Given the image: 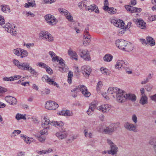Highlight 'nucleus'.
Here are the masks:
<instances>
[{"label": "nucleus", "instance_id": "nucleus-1", "mask_svg": "<svg viewBox=\"0 0 156 156\" xmlns=\"http://www.w3.org/2000/svg\"><path fill=\"white\" fill-rule=\"evenodd\" d=\"M49 54L52 57V61L54 62L57 61L59 62V64L61 65V66L59 67V70L62 72H65L68 69V67L66 66L64 62L63 59L61 58H59L58 56H56L55 57H53L55 56L56 54L52 51H50L49 52Z\"/></svg>", "mask_w": 156, "mask_h": 156}, {"label": "nucleus", "instance_id": "nucleus-2", "mask_svg": "<svg viewBox=\"0 0 156 156\" xmlns=\"http://www.w3.org/2000/svg\"><path fill=\"white\" fill-rule=\"evenodd\" d=\"M13 62L14 64L19 69L23 70L29 71V69L31 67L30 66V64L29 62L21 63L17 60L15 59L13 60Z\"/></svg>", "mask_w": 156, "mask_h": 156}, {"label": "nucleus", "instance_id": "nucleus-3", "mask_svg": "<svg viewBox=\"0 0 156 156\" xmlns=\"http://www.w3.org/2000/svg\"><path fill=\"white\" fill-rule=\"evenodd\" d=\"M39 38L49 42L53 41V37L52 35L48 32L46 31H41L39 34Z\"/></svg>", "mask_w": 156, "mask_h": 156}, {"label": "nucleus", "instance_id": "nucleus-4", "mask_svg": "<svg viewBox=\"0 0 156 156\" xmlns=\"http://www.w3.org/2000/svg\"><path fill=\"white\" fill-rule=\"evenodd\" d=\"M107 142L110 145V150L108 151V153L112 155L116 154L118 150V148L116 145H115L113 142L109 139H107Z\"/></svg>", "mask_w": 156, "mask_h": 156}, {"label": "nucleus", "instance_id": "nucleus-5", "mask_svg": "<svg viewBox=\"0 0 156 156\" xmlns=\"http://www.w3.org/2000/svg\"><path fill=\"white\" fill-rule=\"evenodd\" d=\"M116 94L117 101L119 102H123L125 101L126 92L119 89Z\"/></svg>", "mask_w": 156, "mask_h": 156}, {"label": "nucleus", "instance_id": "nucleus-6", "mask_svg": "<svg viewBox=\"0 0 156 156\" xmlns=\"http://www.w3.org/2000/svg\"><path fill=\"white\" fill-rule=\"evenodd\" d=\"M79 54L80 57L84 60L87 61L90 60V54L87 50L80 49H79Z\"/></svg>", "mask_w": 156, "mask_h": 156}, {"label": "nucleus", "instance_id": "nucleus-7", "mask_svg": "<svg viewBox=\"0 0 156 156\" xmlns=\"http://www.w3.org/2000/svg\"><path fill=\"white\" fill-rule=\"evenodd\" d=\"M58 106L57 103L54 101H49L46 102L45 108L49 110H55L56 109Z\"/></svg>", "mask_w": 156, "mask_h": 156}, {"label": "nucleus", "instance_id": "nucleus-8", "mask_svg": "<svg viewBox=\"0 0 156 156\" xmlns=\"http://www.w3.org/2000/svg\"><path fill=\"white\" fill-rule=\"evenodd\" d=\"M5 30L7 32L9 33L12 35H15L16 34L15 27L13 24H10L7 23L5 27Z\"/></svg>", "mask_w": 156, "mask_h": 156}, {"label": "nucleus", "instance_id": "nucleus-9", "mask_svg": "<svg viewBox=\"0 0 156 156\" xmlns=\"http://www.w3.org/2000/svg\"><path fill=\"white\" fill-rule=\"evenodd\" d=\"M111 22L113 23L115 26L118 27L120 28L121 29L120 30L119 32H122V30H124L125 27L124 26L125 23L122 20H116L114 19H112ZM122 33L121 32V33Z\"/></svg>", "mask_w": 156, "mask_h": 156}, {"label": "nucleus", "instance_id": "nucleus-10", "mask_svg": "<svg viewBox=\"0 0 156 156\" xmlns=\"http://www.w3.org/2000/svg\"><path fill=\"white\" fill-rule=\"evenodd\" d=\"M82 73L84 76L86 77H88L91 72V69L90 66L84 65L81 67Z\"/></svg>", "mask_w": 156, "mask_h": 156}, {"label": "nucleus", "instance_id": "nucleus-11", "mask_svg": "<svg viewBox=\"0 0 156 156\" xmlns=\"http://www.w3.org/2000/svg\"><path fill=\"white\" fill-rule=\"evenodd\" d=\"M115 124H112L104 129L103 132L105 134H112L116 129Z\"/></svg>", "mask_w": 156, "mask_h": 156}, {"label": "nucleus", "instance_id": "nucleus-12", "mask_svg": "<svg viewBox=\"0 0 156 156\" xmlns=\"http://www.w3.org/2000/svg\"><path fill=\"white\" fill-rule=\"evenodd\" d=\"M124 126L126 129L129 131L134 132L137 131L136 126L128 122H126L124 123Z\"/></svg>", "mask_w": 156, "mask_h": 156}, {"label": "nucleus", "instance_id": "nucleus-13", "mask_svg": "<svg viewBox=\"0 0 156 156\" xmlns=\"http://www.w3.org/2000/svg\"><path fill=\"white\" fill-rule=\"evenodd\" d=\"M104 5L103 7V9L107 11L110 14H114L115 13L116 9L113 7L109 8L108 7V0H104Z\"/></svg>", "mask_w": 156, "mask_h": 156}, {"label": "nucleus", "instance_id": "nucleus-14", "mask_svg": "<svg viewBox=\"0 0 156 156\" xmlns=\"http://www.w3.org/2000/svg\"><path fill=\"white\" fill-rule=\"evenodd\" d=\"M78 88L80 90L82 94L86 97H89L90 95V93L87 91V89L85 86L80 85L78 86Z\"/></svg>", "mask_w": 156, "mask_h": 156}, {"label": "nucleus", "instance_id": "nucleus-15", "mask_svg": "<svg viewBox=\"0 0 156 156\" xmlns=\"http://www.w3.org/2000/svg\"><path fill=\"white\" fill-rule=\"evenodd\" d=\"M127 41L122 39H118L115 41L116 46L120 49L123 50L124 46L127 44Z\"/></svg>", "mask_w": 156, "mask_h": 156}, {"label": "nucleus", "instance_id": "nucleus-16", "mask_svg": "<svg viewBox=\"0 0 156 156\" xmlns=\"http://www.w3.org/2000/svg\"><path fill=\"white\" fill-rule=\"evenodd\" d=\"M125 7L127 11H130L132 13L139 12L141 11L142 10L140 8H137L128 5H126Z\"/></svg>", "mask_w": 156, "mask_h": 156}, {"label": "nucleus", "instance_id": "nucleus-17", "mask_svg": "<svg viewBox=\"0 0 156 156\" xmlns=\"http://www.w3.org/2000/svg\"><path fill=\"white\" fill-rule=\"evenodd\" d=\"M127 64V62L126 63L123 60H119L115 65V67L117 69H120L122 68H125Z\"/></svg>", "mask_w": 156, "mask_h": 156}, {"label": "nucleus", "instance_id": "nucleus-18", "mask_svg": "<svg viewBox=\"0 0 156 156\" xmlns=\"http://www.w3.org/2000/svg\"><path fill=\"white\" fill-rule=\"evenodd\" d=\"M43 79H44L49 84L53 85L54 86H56L57 87H59V84L55 82L52 79H50L48 76L45 75L42 77V80H43Z\"/></svg>", "mask_w": 156, "mask_h": 156}, {"label": "nucleus", "instance_id": "nucleus-19", "mask_svg": "<svg viewBox=\"0 0 156 156\" xmlns=\"http://www.w3.org/2000/svg\"><path fill=\"white\" fill-rule=\"evenodd\" d=\"M111 105L108 104L102 105L98 107V110L101 111L103 113L107 112L110 109Z\"/></svg>", "mask_w": 156, "mask_h": 156}, {"label": "nucleus", "instance_id": "nucleus-20", "mask_svg": "<svg viewBox=\"0 0 156 156\" xmlns=\"http://www.w3.org/2000/svg\"><path fill=\"white\" fill-rule=\"evenodd\" d=\"M53 121L50 122L49 120L46 118H44L42 121V126L43 128H45L46 129H49V125H52Z\"/></svg>", "mask_w": 156, "mask_h": 156}, {"label": "nucleus", "instance_id": "nucleus-21", "mask_svg": "<svg viewBox=\"0 0 156 156\" xmlns=\"http://www.w3.org/2000/svg\"><path fill=\"white\" fill-rule=\"evenodd\" d=\"M133 21L136 22L137 26L142 29H144L146 28V23L143 20L138 19H134Z\"/></svg>", "mask_w": 156, "mask_h": 156}, {"label": "nucleus", "instance_id": "nucleus-22", "mask_svg": "<svg viewBox=\"0 0 156 156\" xmlns=\"http://www.w3.org/2000/svg\"><path fill=\"white\" fill-rule=\"evenodd\" d=\"M5 99L6 101L10 105L16 104L17 103L16 99L14 97L10 96L5 97Z\"/></svg>", "mask_w": 156, "mask_h": 156}, {"label": "nucleus", "instance_id": "nucleus-23", "mask_svg": "<svg viewBox=\"0 0 156 156\" xmlns=\"http://www.w3.org/2000/svg\"><path fill=\"white\" fill-rule=\"evenodd\" d=\"M56 135L59 139L62 140L66 138L67 136V133L66 131H60L57 133L56 134Z\"/></svg>", "mask_w": 156, "mask_h": 156}, {"label": "nucleus", "instance_id": "nucleus-24", "mask_svg": "<svg viewBox=\"0 0 156 156\" xmlns=\"http://www.w3.org/2000/svg\"><path fill=\"white\" fill-rule=\"evenodd\" d=\"M84 39L83 44L84 46H87L90 43L91 36L90 35H83Z\"/></svg>", "mask_w": 156, "mask_h": 156}, {"label": "nucleus", "instance_id": "nucleus-25", "mask_svg": "<svg viewBox=\"0 0 156 156\" xmlns=\"http://www.w3.org/2000/svg\"><path fill=\"white\" fill-rule=\"evenodd\" d=\"M86 10L90 12L94 11L97 13H98L99 12L98 7L94 4L87 6L86 8Z\"/></svg>", "mask_w": 156, "mask_h": 156}, {"label": "nucleus", "instance_id": "nucleus-26", "mask_svg": "<svg viewBox=\"0 0 156 156\" xmlns=\"http://www.w3.org/2000/svg\"><path fill=\"white\" fill-rule=\"evenodd\" d=\"M119 88L117 87H109L108 90V93L109 94H113L114 93L116 94L118 90H119Z\"/></svg>", "mask_w": 156, "mask_h": 156}, {"label": "nucleus", "instance_id": "nucleus-27", "mask_svg": "<svg viewBox=\"0 0 156 156\" xmlns=\"http://www.w3.org/2000/svg\"><path fill=\"white\" fill-rule=\"evenodd\" d=\"M127 44L124 46V48L123 50L127 51H132L133 49V46L132 44L130 43L127 42Z\"/></svg>", "mask_w": 156, "mask_h": 156}, {"label": "nucleus", "instance_id": "nucleus-28", "mask_svg": "<svg viewBox=\"0 0 156 156\" xmlns=\"http://www.w3.org/2000/svg\"><path fill=\"white\" fill-rule=\"evenodd\" d=\"M68 54L69 55L72 56L73 59L76 60H77L78 56L75 51L69 49L68 50Z\"/></svg>", "mask_w": 156, "mask_h": 156}, {"label": "nucleus", "instance_id": "nucleus-29", "mask_svg": "<svg viewBox=\"0 0 156 156\" xmlns=\"http://www.w3.org/2000/svg\"><path fill=\"white\" fill-rule=\"evenodd\" d=\"M126 99L130 100L132 101H135L136 100V97L135 95L133 94L126 93Z\"/></svg>", "mask_w": 156, "mask_h": 156}, {"label": "nucleus", "instance_id": "nucleus-30", "mask_svg": "<svg viewBox=\"0 0 156 156\" xmlns=\"http://www.w3.org/2000/svg\"><path fill=\"white\" fill-rule=\"evenodd\" d=\"M147 44H148L151 46H153L155 45V42L154 39L151 37H147L146 38Z\"/></svg>", "mask_w": 156, "mask_h": 156}, {"label": "nucleus", "instance_id": "nucleus-31", "mask_svg": "<svg viewBox=\"0 0 156 156\" xmlns=\"http://www.w3.org/2000/svg\"><path fill=\"white\" fill-rule=\"evenodd\" d=\"M139 102L143 105L147 104V98L145 95L142 96Z\"/></svg>", "mask_w": 156, "mask_h": 156}, {"label": "nucleus", "instance_id": "nucleus-32", "mask_svg": "<svg viewBox=\"0 0 156 156\" xmlns=\"http://www.w3.org/2000/svg\"><path fill=\"white\" fill-rule=\"evenodd\" d=\"M20 136L22 138L27 144H30L31 142L33 141L32 139L29 138V137H27V136H25L23 134H21Z\"/></svg>", "mask_w": 156, "mask_h": 156}, {"label": "nucleus", "instance_id": "nucleus-33", "mask_svg": "<svg viewBox=\"0 0 156 156\" xmlns=\"http://www.w3.org/2000/svg\"><path fill=\"white\" fill-rule=\"evenodd\" d=\"M96 105L95 104H91L90 105L89 109L87 111V113L88 115H91V113L94 111Z\"/></svg>", "mask_w": 156, "mask_h": 156}, {"label": "nucleus", "instance_id": "nucleus-34", "mask_svg": "<svg viewBox=\"0 0 156 156\" xmlns=\"http://www.w3.org/2000/svg\"><path fill=\"white\" fill-rule=\"evenodd\" d=\"M112 58L113 56L111 55L107 54L104 56L103 59L105 61L108 62L111 61Z\"/></svg>", "mask_w": 156, "mask_h": 156}, {"label": "nucleus", "instance_id": "nucleus-35", "mask_svg": "<svg viewBox=\"0 0 156 156\" xmlns=\"http://www.w3.org/2000/svg\"><path fill=\"white\" fill-rule=\"evenodd\" d=\"M1 7L2 11L3 12L6 13L8 12H9L10 11L9 8L5 5H1Z\"/></svg>", "mask_w": 156, "mask_h": 156}, {"label": "nucleus", "instance_id": "nucleus-36", "mask_svg": "<svg viewBox=\"0 0 156 156\" xmlns=\"http://www.w3.org/2000/svg\"><path fill=\"white\" fill-rule=\"evenodd\" d=\"M35 5V3L34 0H32L30 2H28L27 3H25L24 7L25 8H29L30 7H34Z\"/></svg>", "mask_w": 156, "mask_h": 156}, {"label": "nucleus", "instance_id": "nucleus-37", "mask_svg": "<svg viewBox=\"0 0 156 156\" xmlns=\"http://www.w3.org/2000/svg\"><path fill=\"white\" fill-rule=\"evenodd\" d=\"M58 10L59 12H60L62 15H64L65 16L67 15V14L69 12L67 10L62 8H59Z\"/></svg>", "mask_w": 156, "mask_h": 156}, {"label": "nucleus", "instance_id": "nucleus-38", "mask_svg": "<svg viewBox=\"0 0 156 156\" xmlns=\"http://www.w3.org/2000/svg\"><path fill=\"white\" fill-rule=\"evenodd\" d=\"M52 125L56 126L57 127H62L63 126V123L61 122H55L53 121V123H52Z\"/></svg>", "mask_w": 156, "mask_h": 156}, {"label": "nucleus", "instance_id": "nucleus-39", "mask_svg": "<svg viewBox=\"0 0 156 156\" xmlns=\"http://www.w3.org/2000/svg\"><path fill=\"white\" fill-rule=\"evenodd\" d=\"M55 17L54 16L51 14L46 15L44 16L45 20L47 23L49 22V21H50L52 19H53Z\"/></svg>", "mask_w": 156, "mask_h": 156}, {"label": "nucleus", "instance_id": "nucleus-40", "mask_svg": "<svg viewBox=\"0 0 156 156\" xmlns=\"http://www.w3.org/2000/svg\"><path fill=\"white\" fill-rule=\"evenodd\" d=\"M21 49L20 48H17L13 50V52L17 56H20Z\"/></svg>", "mask_w": 156, "mask_h": 156}, {"label": "nucleus", "instance_id": "nucleus-41", "mask_svg": "<svg viewBox=\"0 0 156 156\" xmlns=\"http://www.w3.org/2000/svg\"><path fill=\"white\" fill-rule=\"evenodd\" d=\"M87 133H88V136L89 138H91L92 137V133L89 131V130L88 129H85L84 130V134L85 136L86 137L87 136Z\"/></svg>", "mask_w": 156, "mask_h": 156}, {"label": "nucleus", "instance_id": "nucleus-42", "mask_svg": "<svg viewBox=\"0 0 156 156\" xmlns=\"http://www.w3.org/2000/svg\"><path fill=\"white\" fill-rule=\"evenodd\" d=\"M73 76V73L71 71H69L68 74V79L67 81L70 84L72 83V79Z\"/></svg>", "mask_w": 156, "mask_h": 156}, {"label": "nucleus", "instance_id": "nucleus-43", "mask_svg": "<svg viewBox=\"0 0 156 156\" xmlns=\"http://www.w3.org/2000/svg\"><path fill=\"white\" fill-rule=\"evenodd\" d=\"M66 18L69 21L71 22H74L73 18L71 14L69 12L67 15L65 16Z\"/></svg>", "mask_w": 156, "mask_h": 156}, {"label": "nucleus", "instance_id": "nucleus-44", "mask_svg": "<svg viewBox=\"0 0 156 156\" xmlns=\"http://www.w3.org/2000/svg\"><path fill=\"white\" fill-rule=\"evenodd\" d=\"M41 95L42 96H44L45 95L48 94L50 93V90L49 89L45 88L44 90L43 91H41Z\"/></svg>", "mask_w": 156, "mask_h": 156}, {"label": "nucleus", "instance_id": "nucleus-45", "mask_svg": "<svg viewBox=\"0 0 156 156\" xmlns=\"http://www.w3.org/2000/svg\"><path fill=\"white\" fill-rule=\"evenodd\" d=\"M16 118L18 120L21 119H26V117L25 115L19 113L17 114L16 116Z\"/></svg>", "mask_w": 156, "mask_h": 156}, {"label": "nucleus", "instance_id": "nucleus-46", "mask_svg": "<svg viewBox=\"0 0 156 156\" xmlns=\"http://www.w3.org/2000/svg\"><path fill=\"white\" fill-rule=\"evenodd\" d=\"M20 54V57L21 58H23L24 57H25L27 56L28 53L26 50H24L23 49H21Z\"/></svg>", "mask_w": 156, "mask_h": 156}, {"label": "nucleus", "instance_id": "nucleus-47", "mask_svg": "<svg viewBox=\"0 0 156 156\" xmlns=\"http://www.w3.org/2000/svg\"><path fill=\"white\" fill-rule=\"evenodd\" d=\"M57 22V20L56 19L55 17L53 19H52L51 20H50V21H49V22L48 23L50 25L53 26L55 25L56 23Z\"/></svg>", "mask_w": 156, "mask_h": 156}, {"label": "nucleus", "instance_id": "nucleus-48", "mask_svg": "<svg viewBox=\"0 0 156 156\" xmlns=\"http://www.w3.org/2000/svg\"><path fill=\"white\" fill-rule=\"evenodd\" d=\"M7 91V90L6 88L0 86V96H2Z\"/></svg>", "mask_w": 156, "mask_h": 156}, {"label": "nucleus", "instance_id": "nucleus-49", "mask_svg": "<svg viewBox=\"0 0 156 156\" xmlns=\"http://www.w3.org/2000/svg\"><path fill=\"white\" fill-rule=\"evenodd\" d=\"M44 129L42 130H41L40 131V133L41 134V135H46L48 134V131H47V129H46L45 128H44Z\"/></svg>", "mask_w": 156, "mask_h": 156}, {"label": "nucleus", "instance_id": "nucleus-50", "mask_svg": "<svg viewBox=\"0 0 156 156\" xmlns=\"http://www.w3.org/2000/svg\"><path fill=\"white\" fill-rule=\"evenodd\" d=\"M132 120L135 124H136L138 122L137 118L136 115L133 114L132 116Z\"/></svg>", "mask_w": 156, "mask_h": 156}, {"label": "nucleus", "instance_id": "nucleus-51", "mask_svg": "<svg viewBox=\"0 0 156 156\" xmlns=\"http://www.w3.org/2000/svg\"><path fill=\"white\" fill-rule=\"evenodd\" d=\"M5 23L4 19L3 16L0 15V25L4 27Z\"/></svg>", "mask_w": 156, "mask_h": 156}, {"label": "nucleus", "instance_id": "nucleus-52", "mask_svg": "<svg viewBox=\"0 0 156 156\" xmlns=\"http://www.w3.org/2000/svg\"><path fill=\"white\" fill-rule=\"evenodd\" d=\"M38 66L42 68H43L44 69H46V68L48 66L46 64H45L44 63L40 62L38 63Z\"/></svg>", "mask_w": 156, "mask_h": 156}, {"label": "nucleus", "instance_id": "nucleus-53", "mask_svg": "<svg viewBox=\"0 0 156 156\" xmlns=\"http://www.w3.org/2000/svg\"><path fill=\"white\" fill-rule=\"evenodd\" d=\"M26 15L27 17L30 16L31 17H34L35 16L34 14L30 12H25Z\"/></svg>", "mask_w": 156, "mask_h": 156}, {"label": "nucleus", "instance_id": "nucleus-54", "mask_svg": "<svg viewBox=\"0 0 156 156\" xmlns=\"http://www.w3.org/2000/svg\"><path fill=\"white\" fill-rule=\"evenodd\" d=\"M146 87V89L148 92L150 91L153 88V86L150 84L147 85Z\"/></svg>", "mask_w": 156, "mask_h": 156}, {"label": "nucleus", "instance_id": "nucleus-55", "mask_svg": "<svg viewBox=\"0 0 156 156\" xmlns=\"http://www.w3.org/2000/svg\"><path fill=\"white\" fill-rule=\"evenodd\" d=\"M102 86V83L101 82L99 81L97 86V91L99 90L101 88Z\"/></svg>", "mask_w": 156, "mask_h": 156}, {"label": "nucleus", "instance_id": "nucleus-56", "mask_svg": "<svg viewBox=\"0 0 156 156\" xmlns=\"http://www.w3.org/2000/svg\"><path fill=\"white\" fill-rule=\"evenodd\" d=\"M46 71L48 73L50 74H51L53 73L52 70V69L49 67L48 66L45 69Z\"/></svg>", "mask_w": 156, "mask_h": 156}, {"label": "nucleus", "instance_id": "nucleus-57", "mask_svg": "<svg viewBox=\"0 0 156 156\" xmlns=\"http://www.w3.org/2000/svg\"><path fill=\"white\" fill-rule=\"evenodd\" d=\"M100 70L101 71L102 73L105 75H107L108 72L107 69H105L103 68H101L100 69Z\"/></svg>", "mask_w": 156, "mask_h": 156}, {"label": "nucleus", "instance_id": "nucleus-58", "mask_svg": "<svg viewBox=\"0 0 156 156\" xmlns=\"http://www.w3.org/2000/svg\"><path fill=\"white\" fill-rule=\"evenodd\" d=\"M66 116H71L73 115L72 112L69 110L66 111Z\"/></svg>", "mask_w": 156, "mask_h": 156}, {"label": "nucleus", "instance_id": "nucleus-59", "mask_svg": "<svg viewBox=\"0 0 156 156\" xmlns=\"http://www.w3.org/2000/svg\"><path fill=\"white\" fill-rule=\"evenodd\" d=\"M11 79L12 81L19 79L21 78V76L20 75H16L14 76H11Z\"/></svg>", "mask_w": 156, "mask_h": 156}, {"label": "nucleus", "instance_id": "nucleus-60", "mask_svg": "<svg viewBox=\"0 0 156 156\" xmlns=\"http://www.w3.org/2000/svg\"><path fill=\"white\" fill-rule=\"evenodd\" d=\"M131 23L130 22H129L128 23L126 27H125L124 30H123V33H124V32L125 31V29H128L129 28H130V27L131 26Z\"/></svg>", "mask_w": 156, "mask_h": 156}, {"label": "nucleus", "instance_id": "nucleus-61", "mask_svg": "<svg viewBox=\"0 0 156 156\" xmlns=\"http://www.w3.org/2000/svg\"><path fill=\"white\" fill-rule=\"evenodd\" d=\"M11 77H4L3 78V81H12V80L11 79Z\"/></svg>", "mask_w": 156, "mask_h": 156}, {"label": "nucleus", "instance_id": "nucleus-62", "mask_svg": "<svg viewBox=\"0 0 156 156\" xmlns=\"http://www.w3.org/2000/svg\"><path fill=\"white\" fill-rule=\"evenodd\" d=\"M71 91L72 92L74 93L78 92L79 91V89L78 88V87H76L72 89Z\"/></svg>", "mask_w": 156, "mask_h": 156}, {"label": "nucleus", "instance_id": "nucleus-63", "mask_svg": "<svg viewBox=\"0 0 156 156\" xmlns=\"http://www.w3.org/2000/svg\"><path fill=\"white\" fill-rule=\"evenodd\" d=\"M150 143L151 144H152L153 145L154 148L156 153V141H153V142H150Z\"/></svg>", "mask_w": 156, "mask_h": 156}, {"label": "nucleus", "instance_id": "nucleus-64", "mask_svg": "<svg viewBox=\"0 0 156 156\" xmlns=\"http://www.w3.org/2000/svg\"><path fill=\"white\" fill-rule=\"evenodd\" d=\"M21 131L19 130H15L12 133L14 134L15 136H16V134H19L21 133Z\"/></svg>", "mask_w": 156, "mask_h": 156}]
</instances>
